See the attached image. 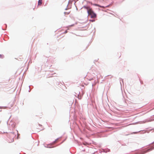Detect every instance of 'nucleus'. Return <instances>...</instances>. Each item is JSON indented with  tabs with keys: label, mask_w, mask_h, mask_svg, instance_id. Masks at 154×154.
Listing matches in <instances>:
<instances>
[{
	"label": "nucleus",
	"mask_w": 154,
	"mask_h": 154,
	"mask_svg": "<svg viewBox=\"0 0 154 154\" xmlns=\"http://www.w3.org/2000/svg\"><path fill=\"white\" fill-rule=\"evenodd\" d=\"M42 2V0H39L38 2V5L41 6Z\"/></svg>",
	"instance_id": "obj_3"
},
{
	"label": "nucleus",
	"mask_w": 154,
	"mask_h": 154,
	"mask_svg": "<svg viewBox=\"0 0 154 154\" xmlns=\"http://www.w3.org/2000/svg\"><path fill=\"white\" fill-rule=\"evenodd\" d=\"M97 5V6H99V7H101V8H104V6H100V5Z\"/></svg>",
	"instance_id": "obj_6"
},
{
	"label": "nucleus",
	"mask_w": 154,
	"mask_h": 154,
	"mask_svg": "<svg viewBox=\"0 0 154 154\" xmlns=\"http://www.w3.org/2000/svg\"><path fill=\"white\" fill-rule=\"evenodd\" d=\"M83 8H85L87 10V12H88V11H89L90 10H91L92 8H91L89 7L86 6H84L83 7Z\"/></svg>",
	"instance_id": "obj_2"
},
{
	"label": "nucleus",
	"mask_w": 154,
	"mask_h": 154,
	"mask_svg": "<svg viewBox=\"0 0 154 154\" xmlns=\"http://www.w3.org/2000/svg\"><path fill=\"white\" fill-rule=\"evenodd\" d=\"M3 56L2 55L0 54V58H3Z\"/></svg>",
	"instance_id": "obj_7"
},
{
	"label": "nucleus",
	"mask_w": 154,
	"mask_h": 154,
	"mask_svg": "<svg viewBox=\"0 0 154 154\" xmlns=\"http://www.w3.org/2000/svg\"><path fill=\"white\" fill-rule=\"evenodd\" d=\"M88 13L89 15L91 16L92 18H95L96 17V14L93 11L92 9L88 11Z\"/></svg>",
	"instance_id": "obj_1"
},
{
	"label": "nucleus",
	"mask_w": 154,
	"mask_h": 154,
	"mask_svg": "<svg viewBox=\"0 0 154 154\" xmlns=\"http://www.w3.org/2000/svg\"><path fill=\"white\" fill-rule=\"evenodd\" d=\"M153 149V148H150V149H148L147 150V151H146V152H145H145H149V151H151V150H152V149Z\"/></svg>",
	"instance_id": "obj_5"
},
{
	"label": "nucleus",
	"mask_w": 154,
	"mask_h": 154,
	"mask_svg": "<svg viewBox=\"0 0 154 154\" xmlns=\"http://www.w3.org/2000/svg\"><path fill=\"white\" fill-rule=\"evenodd\" d=\"M67 32V31H65V32H64V33H66Z\"/></svg>",
	"instance_id": "obj_8"
},
{
	"label": "nucleus",
	"mask_w": 154,
	"mask_h": 154,
	"mask_svg": "<svg viewBox=\"0 0 154 154\" xmlns=\"http://www.w3.org/2000/svg\"><path fill=\"white\" fill-rule=\"evenodd\" d=\"M92 22H94V20H91Z\"/></svg>",
	"instance_id": "obj_9"
},
{
	"label": "nucleus",
	"mask_w": 154,
	"mask_h": 154,
	"mask_svg": "<svg viewBox=\"0 0 154 154\" xmlns=\"http://www.w3.org/2000/svg\"><path fill=\"white\" fill-rule=\"evenodd\" d=\"M116 57L117 58H120L121 56V54L120 53H118L116 55Z\"/></svg>",
	"instance_id": "obj_4"
}]
</instances>
